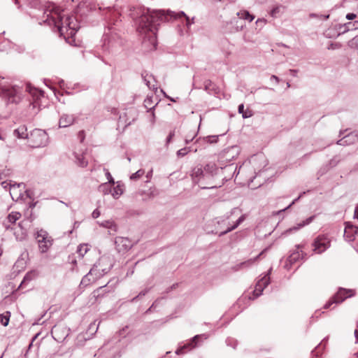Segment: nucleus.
Returning a JSON list of instances; mask_svg holds the SVG:
<instances>
[{
  "label": "nucleus",
  "instance_id": "nucleus-2",
  "mask_svg": "<svg viewBox=\"0 0 358 358\" xmlns=\"http://www.w3.org/2000/svg\"><path fill=\"white\" fill-rule=\"evenodd\" d=\"M129 15L134 20L137 30L140 33L148 34V37L155 49L157 45L156 32L161 22L169 21L172 17H188L183 11L176 13L169 10L166 12L164 10H151L141 6L130 8Z\"/></svg>",
  "mask_w": 358,
  "mask_h": 358
},
{
  "label": "nucleus",
  "instance_id": "nucleus-5",
  "mask_svg": "<svg viewBox=\"0 0 358 358\" xmlns=\"http://www.w3.org/2000/svg\"><path fill=\"white\" fill-rule=\"evenodd\" d=\"M312 246L314 253L321 255L331 247V239L327 234H320L314 238Z\"/></svg>",
  "mask_w": 358,
  "mask_h": 358
},
{
  "label": "nucleus",
  "instance_id": "nucleus-15",
  "mask_svg": "<svg viewBox=\"0 0 358 358\" xmlns=\"http://www.w3.org/2000/svg\"><path fill=\"white\" fill-rule=\"evenodd\" d=\"M239 169L237 165L234 164H229L223 167V172H229V178L224 176L222 178V180L228 181L231 179L234 176H238L239 173Z\"/></svg>",
  "mask_w": 358,
  "mask_h": 358
},
{
  "label": "nucleus",
  "instance_id": "nucleus-13",
  "mask_svg": "<svg viewBox=\"0 0 358 358\" xmlns=\"http://www.w3.org/2000/svg\"><path fill=\"white\" fill-rule=\"evenodd\" d=\"M355 293V290L353 289L340 287L333 296L335 300L337 301L338 303H340L347 298L354 296Z\"/></svg>",
  "mask_w": 358,
  "mask_h": 358
},
{
  "label": "nucleus",
  "instance_id": "nucleus-1",
  "mask_svg": "<svg viewBox=\"0 0 358 358\" xmlns=\"http://www.w3.org/2000/svg\"><path fill=\"white\" fill-rule=\"evenodd\" d=\"M15 4L20 7H29L37 10L42 13V22L40 24H45L52 27L54 31L59 34L66 43L73 46H78L75 35L80 28L76 17L64 13V10H60L53 3H50L46 8L41 10L40 0H15Z\"/></svg>",
  "mask_w": 358,
  "mask_h": 358
},
{
  "label": "nucleus",
  "instance_id": "nucleus-27",
  "mask_svg": "<svg viewBox=\"0 0 358 358\" xmlns=\"http://www.w3.org/2000/svg\"><path fill=\"white\" fill-rule=\"evenodd\" d=\"M313 219H314V216H310V217H308L305 220L297 224L296 226H294V227L288 229L286 231V233L290 234V233L296 231L297 230L300 229L301 228L309 224L313 220Z\"/></svg>",
  "mask_w": 358,
  "mask_h": 358
},
{
  "label": "nucleus",
  "instance_id": "nucleus-40",
  "mask_svg": "<svg viewBox=\"0 0 358 358\" xmlns=\"http://www.w3.org/2000/svg\"><path fill=\"white\" fill-rule=\"evenodd\" d=\"M341 28H343V30H341L340 34H345L347 31L355 30V27L352 22L343 24Z\"/></svg>",
  "mask_w": 358,
  "mask_h": 358
},
{
  "label": "nucleus",
  "instance_id": "nucleus-49",
  "mask_svg": "<svg viewBox=\"0 0 358 358\" xmlns=\"http://www.w3.org/2000/svg\"><path fill=\"white\" fill-rule=\"evenodd\" d=\"M309 16L310 18L317 17L324 21L328 20L329 17V15H318L315 13H310Z\"/></svg>",
  "mask_w": 358,
  "mask_h": 358
},
{
  "label": "nucleus",
  "instance_id": "nucleus-4",
  "mask_svg": "<svg viewBox=\"0 0 358 358\" xmlns=\"http://www.w3.org/2000/svg\"><path fill=\"white\" fill-rule=\"evenodd\" d=\"M0 91L10 103L17 104L22 99V89L17 85L2 86L0 87Z\"/></svg>",
  "mask_w": 358,
  "mask_h": 358
},
{
  "label": "nucleus",
  "instance_id": "nucleus-25",
  "mask_svg": "<svg viewBox=\"0 0 358 358\" xmlns=\"http://www.w3.org/2000/svg\"><path fill=\"white\" fill-rule=\"evenodd\" d=\"M267 250V248L262 250L257 256L254 258H251L248 259L247 261L239 263V267H242L243 269L248 268L251 267L258 259L264 253L265 251Z\"/></svg>",
  "mask_w": 358,
  "mask_h": 358
},
{
  "label": "nucleus",
  "instance_id": "nucleus-37",
  "mask_svg": "<svg viewBox=\"0 0 358 358\" xmlns=\"http://www.w3.org/2000/svg\"><path fill=\"white\" fill-rule=\"evenodd\" d=\"M10 317V312L6 311L4 313L0 314V322L4 327L8 325Z\"/></svg>",
  "mask_w": 358,
  "mask_h": 358
},
{
  "label": "nucleus",
  "instance_id": "nucleus-33",
  "mask_svg": "<svg viewBox=\"0 0 358 358\" xmlns=\"http://www.w3.org/2000/svg\"><path fill=\"white\" fill-rule=\"evenodd\" d=\"M231 152H232L233 154L234 152H235L236 155H237L238 154V148L237 146H232L228 148L224 152V157H225L226 160L230 161L231 159L234 158L235 156L234 155H231Z\"/></svg>",
  "mask_w": 358,
  "mask_h": 358
},
{
  "label": "nucleus",
  "instance_id": "nucleus-20",
  "mask_svg": "<svg viewBox=\"0 0 358 358\" xmlns=\"http://www.w3.org/2000/svg\"><path fill=\"white\" fill-rule=\"evenodd\" d=\"M204 90L209 94L217 95L220 92V88L211 80H207L204 83Z\"/></svg>",
  "mask_w": 358,
  "mask_h": 358
},
{
  "label": "nucleus",
  "instance_id": "nucleus-11",
  "mask_svg": "<svg viewBox=\"0 0 358 358\" xmlns=\"http://www.w3.org/2000/svg\"><path fill=\"white\" fill-rule=\"evenodd\" d=\"M345 228L344 230V238L348 241L351 242L355 239L356 236L358 237V227L346 222Z\"/></svg>",
  "mask_w": 358,
  "mask_h": 358
},
{
  "label": "nucleus",
  "instance_id": "nucleus-56",
  "mask_svg": "<svg viewBox=\"0 0 358 358\" xmlns=\"http://www.w3.org/2000/svg\"><path fill=\"white\" fill-rule=\"evenodd\" d=\"M13 48H15V50L19 53L23 52L25 50V48L23 45L16 44L13 45Z\"/></svg>",
  "mask_w": 358,
  "mask_h": 358
},
{
  "label": "nucleus",
  "instance_id": "nucleus-52",
  "mask_svg": "<svg viewBox=\"0 0 358 358\" xmlns=\"http://www.w3.org/2000/svg\"><path fill=\"white\" fill-rule=\"evenodd\" d=\"M306 194V192H303V193H301V194H300L297 198H296L295 199H294V201H292V203H291L288 206H287L285 208H284V209H282V210H280V211H279V213H280V212H284V211H285L286 210H287L288 208H289L292 205H294L296 201H298L300 199V198H301L303 194Z\"/></svg>",
  "mask_w": 358,
  "mask_h": 358
},
{
  "label": "nucleus",
  "instance_id": "nucleus-57",
  "mask_svg": "<svg viewBox=\"0 0 358 358\" xmlns=\"http://www.w3.org/2000/svg\"><path fill=\"white\" fill-rule=\"evenodd\" d=\"M330 169L329 168L328 165L326 164L325 166H324L323 167H322L319 171H318V174L320 176H322L323 174H324L327 171H328Z\"/></svg>",
  "mask_w": 358,
  "mask_h": 358
},
{
  "label": "nucleus",
  "instance_id": "nucleus-35",
  "mask_svg": "<svg viewBox=\"0 0 358 358\" xmlns=\"http://www.w3.org/2000/svg\"><path fill=\"white\" fill-rule=\"evenodd\" d=\"M329 337H325L321 343L312 351L313 356L319 357L320 350L321 348H325L326 343H327Z\"/></svg>",
  "mask_w": 358,
  "mask_h": 358
},
{
  "label": "nucleus",
  "instance_id": "nucleus-48",
  "mask_svg": "<svg viewBox=\"0 0 358 358\" xmlns=\"http://www.w3.org/2000/svg\"><path fill=\"white\" fill-rule=\"evenodd\" d=\"M144 173H145L144 170L139 169L136 173L131 174V176H130V179L131 180H137V179L140 178L144 174Z\"/></svg>",
  "mask_w": 358,
  "mask_h": 358
},
{
  "label": "nucleus",
  "instance_id": "nucleus-10",
  "mask_svg": "<svg viewBox=\"0 0 358 358\" xmlns=\"http://www.w3.org/2000/svg\"><path fill=\"white\" fill-rule=\"evenodd\" d=\"M115 244L117 250L120 252H127L129 250H130L133 246V243H131V240H129L127 238L120 236L115 238Z\"/></svg>",
  "mask_w": 358,
  "mask_h": 358
},
{
  "label": "nucleus",
  "instance_id": "nucleus-64",
  "mask_svg": "<svg viewBox=\"0 0 358 358\" xmlns=\"http://www.w3.org/2000/svg\"><path fill=\"white\" fill-rule=\"evenodd\" d=\"M174 131H171L169 136L166 138V144L169 143L171 141L172 138L174 136Z\"/></svg>",
  "mask_w": 358,
  "mask_h": 358
},
{
  "label": "nucleus",
  "instance_id": "nucleus-19",
  "mask_svg": "<svg viewBox=\"0 0 358 358\" xmlns=\"http://www.w3.org/2000/svg\"><path fill=\"white\" fill-rule=\"evenodd\" d=\"M97 265H94V266L90 269V271L87 273L81 280L80 286V287H87L90 284L92 281H94L96 279L93 278L92 279L90 278L91 275H94V273L96 272L97 270Z\"/></svg>",
  "mask_w": 358,
  "mask_h": 358
},
{
  "label": "nucleus",
  "instance_id": "nucleus-53",
  "mask_svg": "<svg viewBox=\"0 0 358 358\" xmlns=\"http://www.w3.org/2000/svg\"><path fill=\"white\" fill-rule=\"evenodd\" d=\"M334 303H338L337 301L335 300V299L334 298V296H332V298L329 301H327L324 306V309H327L329 308H330V306L334 304Z\"/></svg>",
  "mask_w": 358,
  "mask_h": 358
},
{
  "label": "nucleus",
  "instance_id": "nucleus-51",
  "mask_svg": "<svg viewBox=\"0 0 358 358\" xmlns=\"http://www.w3.org/2000/svg\"><path fill=\"white\" fill-rule=\"evenodd\" d=\"M189 152V148H182L179 150H178L177 152V155L178 157H182L184 156H185Z\"/></svg>",
  "mask_w": 358,
  "mask_h": 358
},
{
  "label": "nucleus",
  "instance_id": "nucleus-54",
  "mask_svg": "<svg viewBox=\"0 0 358 358\" xmlns=\"http://www.w3.org/2000/svg\"><path fill=\"white\" fill-rule=\"evenodd\" d=\"M252 115H253L252 111L248 108L245 110H244L243 113L242 114V117H243V118L246 119V118L252 117Z\"/></svg>",
  "mask_w": 358,
  "mask_h": 358
},
{
  "label": "nucleus",
  "instance_id": "nucleus-50",
  "mask_svg": "<svg viewBox=\"0 0 358 358\" xmlns=\"http://www.w3.org/2000/svg\"><path fill=\"white\" fill-rule=\"evenodd\" d=\"M104 171H105V175L106 176V178L108 180V183L114 185L115 180L113 179V178L112 177L111 174L110 173V172L108 171V170L106 169H104Z\"/></svg>",
  "mask_w": 358,
  "mask_h": 358
},
{
  "label": "nucleus",
  "instance_id": "nucleus-29",
  "mask_svg": "<svg viewBox=\"0 0 358 358\" xmlns=\"http://www.w3.org/2000/svg\"><path fill=\"white\" fill-rule=\"evenodd\" d=\"M1 185L3 189H9L10 194L12 197H13L12 191H14L16 189V187H20L22 186H23L24 187H25V185L23 182H20V183L15 182L13 184H11L10 182H8L7 181L1 182Z\"/></svg>",
  "mask_w": 358,
  "mask_h": 358
},
{
  "label": "nucleus",
  "instance_id": "nucleus-47",
  "mask_svg": "<svg viewBox=\"0 0 358 358\" xmlns=\"http://www.w3.org/2000/svg\"><path fill=\"white\" fill-rule=\"evenodd\" d=\"M218 140V136H208L203 138V141L208 143H216Z\"/></svg>",
  "mask_w": 358,
  "mask_h": 358
},
{
  "label": "nucleus",
  "instance_id": "nucleus-12",
  "mask_svg": "<svg viewBox=\"0 0 358 358\" xmlns=\"http://www.w3.org/2000/svg\"><path fill=\"white\" fill-rule=\"evenodd\" d=\"M296 249L294 250L289 256L287 258V262L292 265L293 264L296 263L300 259H303L305 258V256L306 255V253H304L301 250V245H296Z\"/></svg>",
  "mask_w": 358,
  "mask_h": 358
},
{
  "label": "nucleus",
  "instance_id": "nucleus-18",
  "mask_svg": "<svg viewBox=\"0 0 358 358\" xmlns=\"http://www.w3.org/2000/svg\"><path fill=\"white\" fill-rule=\"evenodd\" d=\"M25 91L29 93L35 99V102L31 103L33 105V107L34 108L36 101L39 99L41 97L43 96V92L42 90H39L37 88L32 87L30 84L26 85Z\"/></svg>",
  "mask_w": 358,
  "mask_h": 358
},
{
  "label": "nucleus",
  "instance_id": "nucleus-16",
  "mask_svg": "<svg viewBox=\"0 0 358 358\" xmlns=\"http://www.w3.org/2000/svg\"><path fill=\"white\" fill-rule=\"evenodd\" d=\"M357 141H358V134L352 132L345 136L343 138L338 140L336 142V144L345 146L355 143Z\"/></svg>",
  "mask_w": 358,
  "mask_h": 358
},
{
  "label": "nucleus",
  "instance_id": "nucleus-9",
  "mask_svg": "<svg viewBox=\"0 0 358 358\" xmlns=\"http://www.w3.org/2000/svg\"><path fill=\"white\" fill-rule=\"evenodd\" d=\"M207 338L206 334H199L194 336L190 341L183 345L180 346L176 351V355L184 354L187 351H189L198 346H199L203 340Z\"/></svg>",
  "mask_w": 358,
  "mask_h": 358
},
{
  "label": "nucleus",
  "instance_id": "nucleus-24",
  "mask_svg": "<svg viewBox=\"0 0 358 358\" xmlns=\"http://www.w3.org/2000/svg\"><path fill=\"white\" fill-rule=\"evenodd\" d=\"M13 135L18 138L27 139L29 138L27 128L25 125H20L13 131Z\"/></svg>",
  "mask_w": 358,
  "mask_h": 358
},
{
  "label": "nucleus",
  "instance_id": "nucleus-31",
  "mask_svg": "<svg viewBox=\"0 0 358 358\" xmlns=\"http://www.w3.org/2000/svg\"><path fill=\"white\" fill-rule=\"evenodd\" d=\"M37 275H38V273L35 270H32V271H30L27 272L25 274V275H24L22 281L21 282L19 287H22V285L24 284H25L27 282H29L31 281L32 280H34L35 278H36Z\"/></svg>",
  "mask_w": 358,
  "mask_h": 358
},
{
  "label": "nucleus",
  "instance_id": "nucleus-41",
  "mask_svg": "<svg viewBox=\"0 0 358 358\" xmlns=\"http://www.w3.org/2000/svg\"><path fill=\"white\" fill-rule=\"evenodd\" d=\"M152 98L151 96H148L144 101V106L148 110H152L155 108V107L157 105V103L155 105L152 106Z\"/></svg>",
  "mask_w": 358,
  "mask_h": 358
},
{
  "label": "nucleus",
  "instance_id": "nucleus-23",
  "mask_svg": "<svg viewBox=\"0 0 358 358\" xmlns=\"http://www.w3.org/2000/svg\"><path fill=\"white\" fill-rule=\"evenodd\" d=\"M75 120V117L72 115L64 114L61 116L59 122V127H67L71 125Z\"/></svg>",
  "mask_w": 358,
  "mask_h": 358
},
{
  "label": "nucleus",
  "instance_id": "nucleus-26",
  "mask_svg": "<svg viewBox=\"0 0 358 358\" xmlns=\"http://www.w3.org/2000/svg\"><path fill=\"white\" fill-rule=\"evenodd\" d=\"M74 162L80 167H86L88 164V162L85 159L83 153L73 152Z\"/></svg>",
  "mask_w": 358,
  "mask_h": 358
},
{
  "label": "nucleus",
  "instance_id": "nucleus-45",
  "mask_svg": "<svg viewBox=\"0 0 358 358\" xmlns=\"http://www.w3.org/2000/svg\"><path fill=\"white\" fill-rule=\"evenodd\" d=\"M239 211V209L238 208H232L229 212L227 213L224 216L222 219V222L225 220H229L234 214H235L236 212Z\"/></svg>",
  "mask_w": 358,
  "mask_h": 358
},
{
  "label": "nucleus",
  "instance_id": "nucleus-42",
  "mask_svg": "<svg viewBox=\"0 0 358 358\" xmlns=\"http://www.w3.org/2000/svg\"><path fill=\"white\" fill-rule=\"evenodd\" d=\"M226 344L227 346H230L232 348L236 349V348L238 345V341H237V340H236L233 338H227L226 339Z\"/></svg>",
  "mask_w": 358,
  "mask_h": 358
},
{
  "label": "nucleus",
  "instance_id": "nucleus-36",
  "mask_svg": "<svg viewBox=\"0 0 358 358\" xmlns=\"http://www.w3.org/2000/svg\"><path fill=\"white\" fill-rule=\"evenodd\" d=\"M21 217V214L18 212H11L6 218L8 223L13 224Z\"/></svg>",
  "mask_w": 358,
  "mask_h": 358
},
{
  "label": "nucleus",
  "instance_id": "nucleus-6",
  "mask_svg": "<svg viewBox=\"0 0 358 358\" xmlns=\"http://www.w3.org/2000/svg\"><path fill=\"white\" fill-rule=\"evenodd\" d=\"M29 141L34 148L44 147L48 144V136L44 130L35 129L30 134Z\"/></svg>",
  "mask_w": 358,
  "mask_h": 358
},
{
  "label": "nucleus",
  "instance_id": "nucleus-7",
  "mask_svg": "<svg viewBox=\"0 0 358 358\" xmlns=\"http://www.w3.org/2000/svg\"><path fill=\"white\" fill-rule=\"evenodd\" d=\"M272 268H271L264 275L261 277L255 285V288L252 292V296L249 297L251 300H255L262 294L264 289L270 284Z\"/></svg>",
  "mask_w": 358,
  "mask_h": 358
},
{
  "label": "nucleus",
  "instance_id": "nucleus-59",
  "mask_svg": "<svg viewBox=\"0 0 358 358\" xmlns=\"http://www.w3.org/2000/svg\"><path fill=\"white\" fill-rule=\"evenodd\" d=\"M11 170L8 169H4L3 171H0V173H2V179L3 178H6L7 176H9L10 174H11Z\"/></svg>",
  "mask_w": 358,
  "mask_h": 358
},
{
  "label": "nucleus",
  "instance_id": "nucleus-14",
  "mask_svg": "<svg viewBox=\"0 0 358 358\" xmlns=\"http://www.w3.org/2000/svg\"><path fill=\"white\" fill-rule=\"evenodd\" d=\"M141 77L143 82L150 90H152L154 91L157 90V80L152 74L150 73L147 71H144L141 73Z\"/></svg>",
  "mask_w": 358,
  "mask_h": 358
},
{
  "label": "nucleus",
  "instance_id": "nucleus-63",
  "mask_svg": "<svg viewBox=\"0 0 358 358\" xmlns=\"http://www.w3.org/2000/svg\"><path fill=\"white\" fill-rule=\"evenodd\" d=\"M356 17H357L356 14L352 13H350L346 15V19H348L349 20H353L354 19L356 18Z\"/></svg>",
  "mask_w": 358,
  "mask_h": 358
},
{
  "label": "nucleus",
  "instance_id": "nucleus-46",
  "mask_svg": "<svg viewBox=\"0 0 358 358\" xmlns=\"http://www.w3.org/2000/svg\"><path fill=\"white\" fill-rule=\"evenodd\" d=\"M150 290V287L145 288L144 290L141 291L136 296L134 297L131 299V302H135L138 298L145 296Z\"/></svg>",
  "mask_w": 358,
  "mask_h": 358
},
{
  "label": "nucleus",
  "instance_id": "nucleus-38",
  "mask_svg": "<svg viewBox=\"0 0 358 358\" xmlns=\"http://www.w3.org/2000/svg\"><path fill=\"white\" fill-rule=\"evenodd\" d=\"M138 194L143 196L142 200L143 201L150 199L154 196L153 192L150 189H148L147 192L139 191Z\"/></svg>",
  "mask_w": 358,
  "mask_h": 358
},
{
  "label": "nucleus",
  "instance_id": "nucleus-58",
  "mask_svg": "<svg viewBox=\"0 0 358 358\" xmlns=\"http://www.w3.org/2000/svg\"><path fill=\"white\" fill-rule=\"evenodd\" d=\"M236 31H241L243 29V27L245 26V24L242 21L240 22L239 24H238V21H236Z\"/></svg>",
  "mask_w": 358,
  "mask_h": 358
},
{
  "label": "nucleus",
  "instance_id": "nucleus-8",
  "mask_svg": "<svg viewBox=\"0 0 358 358\" xmlns=\"http://www.w3.org/2000/svg\"><path fill=\"white\" fill-rule=\"evenodd\" d=\"M34 236L38 244L41 252H46L52 245V239L51 237H50L48 232L43 229L37 231Z\"/></svg>",
  "mask_w": 358,
  "mask_h": 358
},
{
  "label": "nucleus",
  "instance_id": "nucleus-32",
  "mask_svg": "<svg viewBox=\"0 0 358 358\" xmlns=\"http://www.w3.org/2000/svg\"><path fill=\"white\" fill-rule=\"evenodd\" d=\"M237 15L240 20H245L250 22L255 19V16L245 10L238 11Z\"/></svg>",
  "mask_w": 358,
  "mask_h": 358
},
{
  "label": "nucleus",
  "instance_id": "nucleus-21",
  "mask_svg": "<svg viewBox=\"0 0 358 358\" xmlns=\"http://www.w3.org/2000/svg\"><path fill=\"white\" fill-rule=\"evenodd\" d=\"M192 179L194 183L197 184L202 178L206 176L204 170L201 167H195L192 171Z\"/></svg>",
  "mask_w": 358,
  "mask_h": 358
},
{
  "label": "nucleus",
  "instance_id": "nucleus-43",
  "mask_svg": "<svg viewBox=\"0 0 358 358\" xmlns=\"http://www.w3.org/2000/svg\"><path fill=\"white\" fill-rule=\"evenodd\" d=\"M87 250H88V249H87V245H80L78 248L77 252L78 253L80 257H83L85 255V254H86Z\"/></svg>",
  "mask_w": 358,
  "mask_h": 358
},
{
  "label": "nucleus",
  "instance_id": "nucleus-17",
  "mask_svg": "<svg viewBox=\"0 0 358 358\" xmlns=\"http://www.w3.org/2000/svg\"><path fill=\"white\" fill-rule=\"evenodd\" d=\"M203 170L206 175L209 174L211 176H215L220 174V172H223V167H217L216 164L209 163L204 166Z\"/></svg>",
  "mask_w": 358,
  "mask_h": 358
},
{
  "label": "nucleus",
  "instance_id": "nucleus-60",
  "mask_svg": "<svg viewBox=\"0 0 358 358\" xmlns=\"http://www.w3.org/2000/svg\"><path fill=\"white\" fill-rule=\"evenodd\" d=\"M186 20V26L189 28L191 24L194 23V17H192L190 19L189 17H187L185 18Z\"/></svg>",
  "mask_w": 358,
  "mask_h": 358
},
{
  "label": "nucleus",
  "instance_id": "nucleus-61",
  "mask_svg": "<svg viewBox=\"0 0 358 358\" xmlns=\"http://www.w3.org/2000/svg\"><path fill=\"white\" fill-rule=\"evenodd\" d=\"M351 45L355 46L357 48H358V36H355L352 41H350Z\"/></svg>",
  "mask_w": 358,
  "mask_h": 358
},
{
  "label": "nucleus",
  "instance_id": "nucleus-3",
  "mask_svg": "<svg viewBox=\"0 0 358 358\" xmlns=\"http://www.w3.org/2000/svg\"><path fill=\"white\" fill-rule=\"evenodd\" d=\"M117 15L115 12L110 13L111 19H109L108 21V25L105 29L103 36V45L105 50H109L110 48L122 44L119 33L117 32L121 26V20L117 19Z\"/></svg>",
  "mask_w": 358,
  "mask_h": 358
},
{
  "label": "nucleus",
  "instance_id": "nucleus-34",
  "mask_svg": "<svg viewBox=\"0 0 358 358\" xmlns=\"http://www.w3.org/2000/svg\"><path fill=\"white\" fill-rule=\"evenodd\" d=\"M122 194L123 189L119 182H117V185L112 189L111 194L114 199H118Z\"/></svg>",
  "mask_w": 358,
  "mask_h": 358
},
{
  "label": "nucleus",
  "instance_id": "nucleus-44",
  "mask_svg": "<svg viewBox=\"0 0 358 358\" xmlns=\"http://www.w3.org/2000/svg\"><path fill=\"white\" fill-rule=\"evenodd\" d=\"M341 161V159L336 156L334 158H332L329 163L327 164L329 169L336 166Z\"/></svg>",
  "mask_w": 358,
  "mask_h": 358
},
{
  "label": "nucleus",
  "instance_id": "nucleus-30",
  "mask_svg": "<svg viewBox=\"0 0 358 358\" xmlns=\"http://www.w3.org/2000/svg\"><path fill=\"white\" fill-rule=\"evenodd\" d=\"M101 262H102V261L99 260L96 264H94V265L98 266L96 272L94 273V275H95L94 279H97V278L103 276V275L106 274L110 270L111 265H110L108 268H101Z\"/></svg>",
  "mask_w": 358,
  "mask_h": 358
},
{
  "label": "nucleus",
  "instance_id": "nucleus-62",
  "mask_svg": "<svg viewBox=\"0 0 358 358\" xmlns=\"http://www.w3.org/2000/svg\"><path fill=\"white\" fill-rule=\"evenodd\" d=\"M100 211L96 208L92 212V216L93 218L96 219L100 216Z\"/></svg>",
  "mask_w": 358,
  "mask_h": 358
},
{
  "label": "nucleus",
  "instance_id": "nucleus-39",
  "mask_svg": "<svg viewBox=\"0 0 358 358\" xmlns=\"http://www.w3.org/2000/svg\"><path fill=\"white\" fill-rule=\"evenodd\" d=\"M99 190L104 194H111L112 189L108 186V183H103L99 185Z\"/></svg>",
  "mask_w": 358,
  "mask_h": 358
},
{
  "label": "nucleus",
  "instance_id": "nucleus-55",
  "mask_svg": "<svg viewBox=\"0 0 358 358\" xmlns=\"http://www.w3.org/2000/svg\"><path fill=\"white\" fill-rule=\"evenodd\" d=\"M59 330V327L54 326V327H52V331H51V333H52V334L53 335L54 338H55V340H57V341H58L59 339H60V338H57L55 337V336H57V333H58Z\"/></svg>",
  "mask_w": 358,
  "mask_h": 358
},
{
  "label": "nucleus",
  "instance_id": "nucleus-22",
  "mask_svg": "<svg viewBox=\"0 0 358 358\" xmlns=\"http://www.w3.org/2000/svg\"><path fill=\"white\" fill-rule=\"evenodd\" d=\"M100 227L109 229V234H113L117 230V226L112 220H104L102 222H97Z\"/></svg>",
  "mask_w": 358,
  "mask_h": 358
},
{
  "label": "nucleus",
  "instance_id": "nucleus-28",
  "mask_svg": "<svg viewBox=\"0 0 358 358\" xmlns=\"http://www.w3.org/2000/svg\"><path fill=\"white\" fill-rule=\"evenodd\" d=\"M245 220V215H242L236 222L231 227H227V229L219 234V236H222L227 233L234 230L236 229L244 220Z\"/></svg>",
  "mask_w": 358,
  "mask_h": 358
}]
</instances>
